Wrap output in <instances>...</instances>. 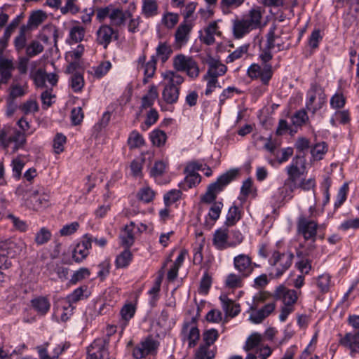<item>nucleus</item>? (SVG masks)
<instances>
[{"label":"nucleus","instance_id":"1","mask_svg":"<svg viewBox=\"0 0 359 359\" xmlns=\"http://www.w3.org/2000/svg\"><path fill=\"white\" fill-rule=\"evenodd\" d=\"M287 178L285 180L283 189L285 193L283 198L290 196L297 188V180L306 172V159L304 155L296 154L290 163L285 168Z\"/></svg>","mask_w":359,"mask_h":359},{"label":"nucleus","instance_id":"2","mask_svg":"<svg viewBox=\"0 0 359 359\" xmlns=\"http://www.w3.org/2000/svg\"><path fill=\"white\" fill-rule=\"evenodd\" d=\"M162 77L164 81L162 100L167 104H175L179 99L180 86L184 82V77L170 70L162 73Z\"/></svg>","mask_w":359,"mask_h":359},{"label":"nucleus","instance_id":"3","mask_svg":"<svg viewBox=\"0 0 359 359\" xmlns=\"http://www.w3.org/2000/svg\"><path fill=\"white\" fill-rule=\"evenodd\" d=\"M239 171L238 168H233L219 176L215 182L209 185L206 193L202 196V201L207 203L213 202L217 194L237 177Z\"/></svg>","mask_w":359,"mask_h":359},{"label":"nucleus","instance_id":"4","mask_svg":"<svg viewBox=\"0 0 359 359\" xmlns=\"http://www.w3.org/2000/svg\"><path fill=\"white\" fill-rule=\"evenodd\" d=\"M326 101L327 97L323 88L316 83H312L306 93V109L315 114L323 108Z\"/></svg>","mask_w":359,"mask_h":359},{"label":"nucleus","instance_id":"5","mask_svg":"<svg viewBox=\"0 0 359 359\" xmlns=\"http://www.w3.org/2000/svg\"><path fill=\"white\" fill-rule=\"evenodd\" d=\"M294 255L291 252H280L274 251L269 259L270 265L273 267L274 276L280 277L292 265Z\"/></svg>","mask_w":359,"mask_h":359},{"label":"nucleus","instance_id":"6","mask_svg":"<svg viewBox=\"0 0 359 359\" xmlns=\"http://www.w3.org/2000/svg\"><path fill=\"white\" fill-rule=\"evenodd\" d=\"M318 224L313 220L309 219L304 216H301L297 221V231L302 235L306 241H311L312 244L308 248L306 255L316 248L314 243L316 239Z\"/></svg>","mask_w":359,"mask_h":359},{"label":"nucleus","instance_id":"7","mask_svg":"<svg viewBox=\"0 0 359 359\" xmlns=\"http://www.w3.org/2000/svg\"><path fill=\"white\" fill-rule=\"evenodd\" d=\"M172 66L177 72H185L187 74L196 79L199 75V67L196 60L191 56L178 54L173 57Z\"/></svg>","mask_w":359,"mask_h":359},{"label":"nucleus","instance_id":"8","mask_svg":"<svg viewBox=\"0 0 359 359\" xmlns=\"http://www.w3.org/2000/svg\"><path fill=\"white\" fill-rule=\"evenodd\" d=\"M219 337L218 331L215 329L205 330L203 333V344H201L195 353L196 359H213L215 353L210 347L215 343Z\"/></svg>","mask_w":359,"mask_h":359},{"label":"nucleus","instance_id":"9","mask_svg":"<svg viewBox=\"0 0 359 359\" xmlns=\"http://www.w3.org/2000/svg\"><path fill=\"white\" fill-rule=\"evenodd\" d=\"M247 75L252 79H259L262 84L267 86L272 78V66L265 64L262 66L258 64H252L247 70Z\"/></svg>","mask_w":359,"mask_h":359},{"label":"nucleus","instance_id":"10","mask_svg":"<svg viewBox=\"0 0 359 359\" xmlns=\"http://www.w3.org/2000/svg\"><path fill=\"white\" fill-rule=\"evenodd\" d=\"M118 39V31L109 25H102L96 32V42L107 48L113 39Z\"/></svg>","mask_w":359,"mask_h":359},{"label":"nucleus","instance_id":"11","mask_svg":"<svg viewBox=\"0 0 359 359\" xmlns=\"http://www.w3.org/2000/svg\"><path fill=\"white\" fill-rule=\"evenodd\" d=\"M233 264L241 276L248 278L252 273V258L249 255L242 253L235 256Z\"/></svg>","mask_w":359,"mask_h":359},{"label":"nucleus","instance_id":"12","mask_svg":"<svg viewBox=\"0 0 359 359\" xmlns=\"http://www.w3.org/2000/svg\"><path fill=\"white\" fill-rule=\"evenodd\" d=\"M192 26L187 22H182L177 28L175 33V41L173 48L175 50H180L188 43Z\"/></svg>","mask_w":359,"mask_h":359},{"label":"nucleus","instance_id":"13","mask_svg":"<svg viewBox=\"0 0 359 359\" xmlns=\"http://www.w3.org/2000/svg\"><path fill=\"white\" fill-rule=\"evenodd\" d=\"M93 236L86 234L81 241L79 243L74 249L72 258L76 262H81L85 259L89 254L91 248Z\"/></svg>","mask_w":359,"mask_h":359},{"label":"nucleus","instance_id":"14","mask_svg":"<svg viewBox=\"0 0 359 359\" xmlns=\"http://www.w3.org/2000/svg\"><path fill=\"white\" fill-rule=\"evenodd\" d=\"M273 296L276 299L281 300L283 305L291 306H294L298 299V295L295 290L288 289L282 285L276 288Z\"/></svg>","mask_w":359,"mask_h":359},{"label":"nucleus","instance_id":"15","mask_svg":"<svg viewBox=\"0 0 359 359\" xmlns=\"http://www.w3.org/2000/svg\"><path fill=\"white\" fill-rule=\"evenodd\" d=\"M26 143V135L20 130H15L13 135L2 142L5 149L11 150L14 153L22 148Z\"/></svg>","mask_w":359,"mask_h":359},{"label":"nucleus","instance_id":"16","mask_svg":"<svg viewBox=\"0 0 359 359\" xmlns=\"http://www.w3.org/2000/svg\"><path fill=\"white\" fill-rule=\"evenodd\" d=\"M25 248V243L20 239H9L0 242V250L10 257L20 253Z\"/></svg>","mask_w":359,"mask_h":359},{"label":"nucleus","instance_id":"17","mask_svg":"<svg viewBox=\"0 0 359 359\" xmlns=\"http://www.w3.org/2000/svg\"><path fill=\"white\" fill-rule=\"evenodd\" d=\"M264 10L260 7L252 8L248 13L242 18L252 27L253 29L262 28L264 24L262 22Z\"/></svg>","mask_w":359,"mask_h":359},{"label":"nucleus","instance_id":"18","mask_svg":"<svg viewBox=\"0 0 359 359\" xmlns=\"http://www.w3.org/2000/svg\"><path fill=\"white\" fill-rule=\"evenodd\" d=\"M275 308L276 302L273 301L266 304L260 309H252L250 314L249 319L253 323H260L271 313H273V311L275 310Z\"/></svg>","mask_w":359,"mask_h":359},{"label":"nucleus","instance_id":"19","mask_svg":"<svg viewBox=\"0 0 359 359\" xmlns=\"http://www.w3.org/2000/svg\"><path fill=\"white\" fill-rule=\"evenodd\" d=\"M130 17V11L123 10L121 8H116L114 6L109 18V25L111 27H122L126 25L128 18Z\"/></svg>","mask_w":359,"mask_h":359},{"label":"nucleus","instance_id":"20","mask_svg":"<svg viewBox=\"0 0 359 359\" xmlns=\"http://www.w3.org/2000/svg\"><path fill=\"white\" fill-rule=\"evenodd\" d=\"M107 355V350L104 341L95 340L88 348L86 359H104Z\"/></svg>","mask_w":359,"mask_h":359},{"label":"nucleus","instance_id":"21","mask_svg":"<svg viewBox=\"0 0 359 359\" xmlns=\"http://www.w3.org/2000/svg\"><path fill=\"white\" fill-rule=\"evenodd\" d=\"M32 208L39 210L49 205L50 194L43 191H36L32 194L29 199Z\"/></svg>","mask_w":359,"mask_h":359},{"label":"nucleus","instance_id":"22","mask_svg":"<svg viewBox=\"0 0 359 359\" xmlns=\"http://www.w3.org/2000/svg\"><path fill=\"white\" fill-rule=\"evenodd\" d=\"M205 62L208 66L207 74L210 76L217 79L219 76L225 74L227 71V67L225 65L211 56H208Z\"/></svg>","mask_w":359,"mask_h":359},{"label":"nucleus","instance_id":"23","mask_svg":"<svg viewBox=\"0 0 359 359\" xmlns=\"http://www.w3.org/2000/svg\"><path fill=\"white\" fill-rule=\"evenodd\" d=\"M15 69L13 62L4 57L3 50L0 49V75L1 82L6 83L12 76V71Z\"/></svg>","mask_w":359,"mask_h":359},{"label":"nucleus","instance_id":"24","mask_svg":"<svg viewBox=\"0 0 359 359\" xmlns=\"http://www.w3.org/2000/svg\"><path fill=\"white\" fill-rule=\"evenodd\" d=\"M229 233L226 229H219L215 231L213 235L212 243L219 250H224L231 248L230 241H228Z\"/></svg>","mask_w":359,"mask_h":359},{"label":"nucleus","instance_id":"25","mask_svg":"<svg viewBox=\"0 0 359 359\" xmlns=\"http://www.w3.org/2000/svg\"><path fill=\"white\" fill-rule=\"evenodd\" d=\"M252 30V27L242 17L233 20V34L236 39H241Z\"/></svg>","mask_w":359,"mask_h":359},{"label":"nucleus","instance_id":"26","mask_svg":"<svg viewBox=\"0 0 359 359\" xmlns=\"http://www.w3.org/2000/svg\"><path fill=\"white\" fill-rule=\"evenodd\" d=\"M219 300L221 301L222 306L226 316L233 318L240 313V305L229 299L227 295L222 294L219 297Z\"/></svg>","mask_w":359,"mask_h":359},{"label":"nucleus","instance_id":"27","mask_svg":"<svg viewBox=\"0 0 359 359\" xmlns=\"http://www.w3.org/2000/svg\"><path fill=\"white\" fill-rule=\"evenodd\" d=\"M135 224L131 222L126 225L120 233L121 244L127 248L132 246L135 241Z\"/></svg>","mask_w":359,"mask_h":359},{"label":"nucleus","instance_id":"28","mask_svg":"<svg viewBox=\"0 0 359 359\" xmlns=\"http://www.w3.org/2000/svg\"><path fill=\"white\" fill-rule=\"evenodd\" d=\"M184 340L188 341L189 347H194L200 339V332L194 325H187L182 330Z\"/></svg>","mask_w":359,"mask_h":359},{"label":"nucleus","instance_id":"29","mask_svg":"<svg viewBox=\"0 0 359 359\" xmlns=\"http://www.w3.org/2000/svg\"><path fill=\"white\" fill-rule=\"evenodd\" d=\"M220 34L219 27L216 21L211 22L204 29V34L200 37L201 41L206 45H212L215 43V36Z\"/></svg>","mask_w":359,"mask_h":359},{"label":"nucleus","instance_id":"30","mask_svg":"<svg viewBox=\"0 0 359 359\" xmlns=\"http://www.w3.org/2000/svg\"><path fill=\"white\" fill-rule=\"evenodd\" d=\"M158 97L157 87L155 85H151L146 95H144L141 100V105L140 110L142 112L144 109L149 108L152 109V106L155 100Z\"/></svg>","mask_w":359,"mask_h":359},{"label":"nucleus","instance_id":"31","mask_svg":"<svg viewBox=\"0 0 359 359\" xmlns=\"http://www.w3.org/2000/svg\"><path fill=\"white\" fill-rule=\"evenodd\" d=\"M31 305L40 315L46 314L50 308V302L48 297L43 296L37 297L31 300Z\"/></svg>","mask_w":359,"mask_h":359},{"label":"nucleus","instance_id":"32","mask_svg":"<svg viewBox=\"0 0 359 359\" xmlns=\"http://www.w3.org/2000/svg\"><path fill=\"white\" fill-rule=\"evenodd\" d=\"M294 150L292 147H286L278 151L275 154L274 156L276 160H269V163L272 166L278 165L287 162L289 158L293 155Z\"/></svg>","mask_w":359,"mask_h":359},{"label":"nucleus","instance_id":"33","mask_svg":"<svg viewBox=\"0 0 359 359\" xmlns=\"http://www.w3.org/2000/svg\"><path fill=\"white\" fill-rule=\"evenodd\" d=\"M341 344L351 349L352 352L359 351V332L347 333L340 341Z\"/></svg>","mask_w":359,"mask_h":359},{"label":"nucleus","instance_id":"34","mask_svg":"<svg viewBox=\"0 0 359 359\" xmlns=\"http://www.w3.org/2000/svg\"><path fill=\"white\" fill-rule=\"evenodd\" d=\"M158 13V5L156 0H142V14L145 18H152Z\"/></svg>","mask_w":359,"mask_h":359},{"label":"nucleus","instance_id":"35","mask_svg":"<svg viewBox=\"0 0 359 359\" xmlns=\"http://www.w3.org/2000/svg\"><path fill=\"white\" fill-rule=\"evenodd\" d=\"M342 82V79L339 81V90L330 98V107L335 109L343 108L346 104V98L341 91Z\"/></svg>","mask_w":359,"mask_h":359},{"label":"nucleus","instance_id":"36","mask_svg":"<svg viewBox=\"0 0 359 359\" xmlns=\"http://www.w3.org/2000/svg\"><path fill=\"white\" fill-rule=\"evenodd\" d=\"M244 278H246L241 276L238 273H230L226 277L224 281L225 286L229 289L241 288L243 285Z\"/></svg>","mask_w":359,"mask_h":359},{"label":"nucleus","instance_id":"37","mask_svg":"<svg viewBox=\"0 0 359 359\" xmlns=\"http://www.w3.org/2000/svg\"><path fill=\"white\" fill-rule=\"evenodd\" d=\"M111 68V64L109 61L102 62L100 65L91 67L88 72L95 79L103 77Z\"/></svg>","mask_w":359,"mask_h":359},{"label":"nucleus","instance_id":"38","mask_svg":"<svg viewBox=\"0 0 359 359\" xmlns=\"http://www.w3.org/2000/svg\"><path fill=\"white\" fill-rule=\"evenodd\" d=\"M172 53V48L165 42H160L156 49V58L158 57L162 62H165Z\"/></svg>","mask_w":359,"mask_h":359},{"label":"nucleus","instance_id":"39","mask_svg":"<svg viewBox=\"0 0 359 359\" xmlns=\"http://www.w3.org/2000/svg\"><path fill=\"white\" fill-rule=\"evenodd\" d=\"M156 62L157 59L156 56L152 55L149 61L146 62V64L141 67V69H144V78L143 79V82L144 83L148 82V79L153 77L154 73L156 69Z\"/></svg>","mask_w":359,"mask_h":359},{"label":"nucleus","instance_id":"40","mask_svg":"<svg viewBox=\"0 0 359 359\" xmlns=\"http://www.w3.org/2000/svg\"><path fill=\"white\" fill-rule=\"evenodd\" d=\"M316 285L321 293H326L331 287V276L328 273H323L316 279Z\"/></svg>","mask_w":359,"mask_h":359},{"label":"nucleus","instance_id":"41","mask_svg":"<svg viewBox=\"0 0 359 359\" xmlns=\"http://www.w3.org/2000/svg\"><path fill=\"white\" fill-rule=\"evenodd\" d=\"M159 346V342L149 336L141 341V347H144V350L148 355L156 354Z\"/></svg>","mask_w":359,"mask_h":359},{"label":"nucleus","instance_id":"42","mask_svg":"<svg viewBox=\"0 0 359 359\" xmlns=\"http://www.w3.org/2000/svg\"><path fill=\"white\" fill-rule=\"evenodd\" d=\"M328 149L327 144L325 142L316 143L311 149V154L314 160H321Z\"/></svg>","mask_w":359,"mask_h":359},{"label":"nucleus","instance_id":"43","mask_svg":"<svg viewBox=\"0 0 359 359\" xmlns=\"http://www.w3.org/2000/svg\"><path fill=\"white\" fill-rule=\"evenodd\" d=\"M276 27H271L270 30L267 34V41H266V48L269 50H271L274 48L276 46L280 50L281 43L280 40V36L275 33Z\"/></svg>","mask_w":359,"mask_h":359},{"label":"nucleus","instance_id":"44","mask_svg":"<svg viewBox=\"0 0 359 359\" xmlns=\"http://www.w3.org/2000/svg\"><path fill=\"white\" fill-rule=\"evenodd\" d=\"M28 29V25H22L19 32V34L15 37L14 40V45L15 49L20 52L24 49L27 42L26 32Z\"/></svg>","mask_w":359,"mask_h":359},{"label":"nucleus","instance_id":"45","mask_svg":"<svg viewBox=\"0 0 359 359\" xmlns=\"http://www.w3.org/2000/svg\"><path fill=\"white\" fill-rule=\"evenodd\" d=\"M128 144L130 148H138L141 147L144 144V140L142 135L136 130H133L130 133L128 139Z\"/></svg>","mask_w":359,"mask_h":359},{"label":"nucleus","instance_id":"46","mask_svg":"<svg viewBox=\"0 0 359 359\" xmlns=\"http://www.w3.org/2000/svg\"><path fill=\"white\" fill-rule=\"evenodd\" d=\"M52 233L46 227H42L36 233L34 241L38 245L47 243L51 238Z\"/></svg>","mask_w":359,"mask_h":359},{"label":"nucleus","instance_id":"47","mask_svg":"<svg viewBox=\"0 0 359 359\" xmlns=\"http://www.w3.org/2000/svg\"><path fill=\"white\" fill-rule=\"evenodd\" d=\"M86 289L87 287L86 286H81L75 289L71 294L67 295L66 299L69 306H71L72 304L76 303L84 298V292L86 291Z\"/></svg>","mask_w":359,"mask_h":359},{"label":"nucleus","instance_id":"48","mask_svg":"<svg viewBox=\"0 0 359 359\" xmlns=\"http://www.w3.org/2000/svg\"><path fill=\"white\" fill-rule=\"evenodd\" d=\"M20 109L25 114H29L37 112L39 110V107L36 100L29 99L20 106Z\"/></svg>","mask_w":359,"mask_h":359},{"label":"nucleus","instance_id":"49","mask_svg":"<svg viewBox=\"0 0 359 359\" xmlns=\"http://www.w3.org/2000/svg\"><path fill=\"white\" fill-rule=\"evenodd\" d=\"M133 255L127 248L123 251L116 259V265L118 268L126 267L132 260Z\"/></svg>","mask_w":359,"mask_h":359},{"label":"nucleus","instance_id":"50","mask_svg":"<svg viewBox=\"0 0 359 359\" xmlns=\"http://www.w3.org/2000/svg\"><path fill=\"white\" fill-rule=\"evenodd\" d=\"M350 121V115L348 111L342 110L337 111L334 113L330 119V123L332 126H336L337 123L341 124H346Z\"/></svg>","mask_w":359,"mask_h":359},{"label":"nucleus","instance_id":"51","mask_svg":"<svg viewBox=\"0 0 359 359\" xmlns=\"http://www.w3.org/2000/svg\"><path fill=\"white\" fill-rule=\"evenodd\" d=\"M154 196L155 192L149 187H144L141 188L137 194V198L146 203L152 201Z\"/></svg>","mask_w":359,"mask_h":359},{"label":"nucleus","instance_id":"52","mask_svg":"<svg viewBox=\"0 0 359 359\" xmlns=\"http://www.w3.org/2000/svg\"><path fill=\"white\" fill-rule=\"evenodd\" d=\"M243 2L244 0H221L220 7L224 14H229L231 9L239 7Z\"/></svg>","mask_w":359,"mask_h":359},{"label":"nucleus","instance_id":"53","mask_svg":"<svg viewBox=\"0 0 359 359\" xmlns=\"http://www.w3.org/2000/svg\"><path fill=\"white\" fill-rule=\"evenodd\" d=\"M27 93V86L13 84L10 87L9 96L12 100H15L18 97H21L26 95Z\"/></svg>","mask_w":359,"mask_h":359},{"label":"nucleus","instance_id":"54","mask_svg":"<svg viewBox=\"0 0 359 359\" xmlns=\"http://www.w3.org/2000/svg\"><path fill=\"white\" fill-rule=\"evenodd\" d=\"M150 138L154 145L163 146L166 141V134L161 130H154L151 133Z\"/></svg>","mask_w":359,"mask_h":359},{"label":"nucleus","instance_id":"55","mask_svg":"<svg viewBox=\"0 0 359 359\" xmlns=\"http://www.w3.org/2000/svg\"><path fill=\"white\" fill-rule=\"evenodd\" d=\"M309 116L305 109H301L295 112L292 116V121L295 126H302L309 121Z\"/></svg>","mask_w":359,"mask_h":359},{"label":"nucleus","instance_id":"56","mask_svg":"<svg viewBox=\"0 0 359 359\" xmlns=\"http://www.w3.org/2000/svg\"><path fill=\"white\" fill-rule=\"evenodd\" d=\"M85 36V29L81 26H74L69 31V37L72 43L81 41Z\"/></svg>","mask_w":359,"mask_h":359},{"label":"nucleus","instance_id":"57","mask_svg":"<svg viewBox=\"0 0 359 359\" xmlns=\"http://www.w3.org/2000/svg\"><path fill=\"white\" fill-rule=\"evenodd\" d=\"M241 212L238 207L231 206L226 215V224L228 226L234 225L241 219Z\"/></svg>","mask_w":359,"mask_h":359},{"label":"nucleus","instance_id":"58","mask_svg":"<svg viewBox=\"0 0 359 359\" xmlns=\"http://www.w3.org/2000/svg\"><path fill=\"white\" fill-rule=\"evenodd\" d=\"M43 50V45L38 41H32L26 48V54L28 57H34Z\"/></svg>","mask_w":359,"mask_h":359},{"label":"nucleus","instance_id":"59","mask_svg":"<svg viewBox=\"0 0 359 359\" xmlns=\"http://www.w3.org/2000/svg\"><path fill=\"white\" fill-rule=\"evenodd\" d=\"M77 0H65V5L60 7V12L65 15L67 13L76 14L79 12V7L76 5Z\"/></svg>","mask_w":359,"mask_h":359},{"label":"nucleus","instance_id":"60","mask_svg":"<svg viewBox=\"0 0 359 359\" xmlns=\"http://www.w3.org/2000/svg\"><path fill=\"white\" fill-rule=\"evenodd\" d=\"M249 48V44H244L229 55L226 58V62H233L241 58L244 54H246Z\"/></svg>","mask_w":359,"mask_h":359},{"label":"nucleus","instance_id":"61","mask_svg":"<svg viewBox=\"0 0 359 359\" xmlns=\"http://www.w3.org/2000/svg\"><path fill=\"white\" fill-rule=\"evenodd\" d=\"M163 23L168 28H173L179 21V15L174 13H167L163 17Z\"/></svg>","mask_w":359,"mask_h":359},{"label":"nucleus","instance_id":"62","mask_svg":"<svg viewBox=\"0 0 359 359\" xmlns=\"http://www.w3.org/2000/svg\"><path fill=\"white\" fill-rule=\"evenodd\" d=\"M70 82L71 88L76 93L80 92L84 86L83 78L80 74H73Z\"/></svg>","mask_w":359,"mask_h":359},{"label":"nucleus","instance_id":"63","mask_svg":"<svg viewBox=\"0 0 359 359\" xmlns=\"http://www.w3.org/2000/svg\"><path fill=\"white\" fill-rule=\"evenodd\" d=\"M46 72L44 69H39L32 76L35 85L42 88L45 86L46 81Z\"/></svg>","mask_w":359,"mask_h":359},{"label":"nucleus","instance_id":"64","mask_svg":"<svg viewBox=\"0 0 359 359\" xmlns=\"http://www.w3.org/2000/svg\"><path fill=\"white\" fill-rule=\"evenodd\" d=\"M182 192L180 189H172L164 195L163 199L165 205L174 203L181 197Z\"/></svg>","mask_w":359,"mask_h":359}]
</instances>
